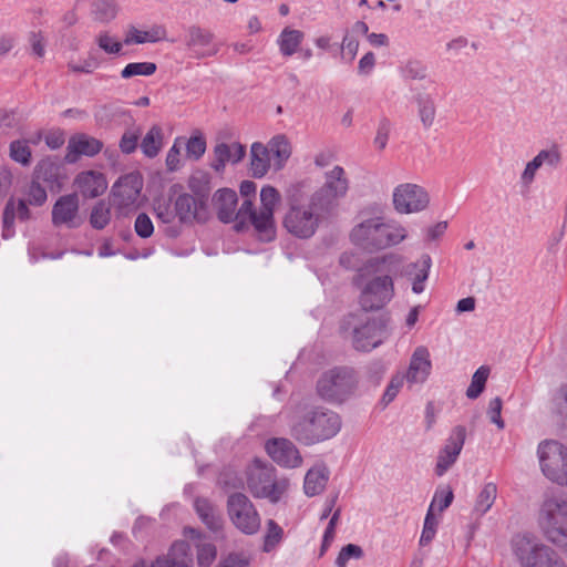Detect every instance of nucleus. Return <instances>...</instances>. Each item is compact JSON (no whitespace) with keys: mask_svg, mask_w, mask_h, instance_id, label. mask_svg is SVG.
<instances>
[{"mask_svg":"<svg viewBox=\"0 0 567 567\" xmlns=\"http://www.w3.org/2000/svg\"><path fill=\"white\" fill-rule=\"evenodd\" d=\"M309 178L291 183L285 190L288 209L284 216L285 229L299 239L311 238L330 215L310 196Z\"/></svg>","mask_w":567,"mask_h":567,"instance_id":"obj_1","label":"nucleus"},{"mask_svg":"<svg viewBox=\"0 0 567 567\" xmlns=\"http://www.w3.org/2000/svg\"><path fill=\"white\" fill-rule=\"evenodd\" d=\"M340 415L321 405L298 404L289 420L290 436L305 446L328 441L341 430Z\"/></svg>","mask_w":567,"mask_h":567,"instance_id":"obj_2","label":"nucleus"},{"mask_svg":"<svg viewBox=\"0 0 567 567\" xmlns=\"http://www.w3.org/2000/svg\"><path fill=\"white\" fill-rule=\"evenodd\" d=\"M408 236L406 229L394 220L383 221L381 217H373L357 225L350 234L354 245L369 250H381L395 246Z\"/></svg>","mask_w":567,"mask_h":567,"instance_id":"obj_3","label":"nucleus"},{"mask_svg":"<svg viewBox=\"0 0 567 567\" xmlns=\"http://www.w3.org/2000/svg\"><path fill=\"white\" fill-rule=\"evenodd\" d=\"M359 385L357 371L350 367H334L323 372L317 381V392L330 403H343Z\"/></svg>","mask_w":567,"mask_h":567,"instance_id":"obj_4","label":"nucleus"},{"mask_svg":"<svg viewBox=\"0 0 567 567\" xmlns=\"http://www.w3.org/2000/svg\"><path fill=\"white\" fill-rule=\"evenodd\" d=\"M512 549L522 567H567L554 549L529 535H515Z\"/></svg>","mask_w":567,"mask_h":567,"instance_id":"obj_5","label":"nucleus"},{"mask_svg":"<svg viewBox=\"0 0 567 567\" xmlns=\"http://www.w3.org/2000/svg\"><path fill=\"white\" fill-rule=\"evenodd\" d=\"M239 192L243 196L240 208L236 210L238 197L230 188L218 189L213 197V205L218 219L224 224L235 221L234 229L243 231L248 221V179L241 181Z\"/></svg>","mask_w":567,"mask_h":567,"instance_id":"obj_6","label":"nucleus"},{"mask_svg":"<svg viewBox=\"0 0 567 567\" xmlns=\"http://www.w3.org/2000/svg\"><path fill=\"white\" fill-rule=\"evenodd\" d=\"M539 525L546 539L558 547L567 546V499L549 497L544 501Z\"/></svg>","mask_w":567,"mask_h":567,"instance_id":"obj_7","label":"nucleus"},{"mask_svg":"<svg viewBox=\"0 0 567 567\" xmlns=\"http://www.w3.org/2000/svg\"><path fill=\"white\" fill-rule=\"evenodd\" d=\"M286 478H276V468L272 464L255 458L250 467V493L255 497L268 498L277 503L288 489Z\"/></svg>","mask_w":567,"mask_h":567,"instance_id":"obj_8","label":"nucleus"},{"mask_svg":"<svg viewBox=\"0 0 567 567\" xmlns=\"http://www.w3.org/2000/svg\"><path fill=\"white\" fill-rule=\"evenodd\" d=\"M280 199L279 192L272 186H265L260 192L262 208L256 213L250 208V226L254 227L255 236L261 243L272 241L276 237L274 210Z\"/></svg>","mask_w":567,"mask_h":567,"instance_id":"obj_9","label":"nucleus"},{"mask_svg":"<svg viewBox=\"0 0 567 567\" xmlns=\"http://www.w3.org/2000/svg\"><path fill=\"white\" fill-rule=\"evenodd\" d=\"M543 474L554 483L567 487V447L557 441H543L538 445Z\"/></svg>","mask_w":567,"mask_h":567,"instance_id":"obj_10","label":"nucleus"},{"mask_svg":"<svg viewBox=\"0 0 567 567\" xmlns=\"http://www.w3.org/2000/svg\"><path fill=\"white\" fill-rule=\"evenodd\" d=\"M349 181L344 169L337 165L326 173L323 185L313 192L310 196L316 200L320 208H323L330 216L333 214L338 200L347 195Z\"/></svg>","mask_w":567,"mask_h":567,"instance_id":"obj_11","label":"nucleus"},{"mask_svg":"<svg viewBox=\"0 0 567 567\" xmlns=\"http://www.w3.org/2000/svg\"><path fill=\"white\" fill-rule=\"evenodd\" d=\"M394 297L393 279L389 275L375 276L368 280L360 293V306L364 311H377Z\"/></svg>","mask_w":567,"mask_h":567,"instance_id":"obj_12","label":"nucleus"},{"mask_svg":"<svg viewBox=\"0 0 567 567\" xmlns=\"http://www.w3.org/2000/svg\"><path fill=\"white\" fill-rule=\"evenodd\" d=\"M389 318L380 316L368 319L353 329V347L358 351L368 352L379 347L389 336Z\"/></svg>","mask_w":567,"mask_h":567,"instance_id":"obj_13","label":"nucleus"},{"mask_svg":"<svg viewBox=\"0 0 567 567\" xmlns=\"http://www.w3.org/2000/svg\"><path fill=\"white\" fill-rule=\"evenodd\" d=\"M429 203L427 192L416 184H401L393 190V205L400 214L421 212L427 207Z\"/></svg>","mask_w":567,"mask_h":567,"instance_id":"obj_14","label":"nucleus"},{"mask_svg":"<svg viewBox=\"0 0 567 567\" xmlns=\"http://www.w3.org/2000/svg\"><path fill=\"white\" fill-rule=\"evenodd\" d=\"M214 40L215 34L210 30L193 24L186 29L184 43L194 58L204 59L218 52Z\"/></svg>","mask_w":567,"mask_h":567,"instance_id":"obj_15","label":"nucleus"},{"mask_svg":"<svg viewBox=\"0 0 567 567\" xmlns=\"http://www.w3.org/2000/svg\"><path fill=\"white\" fill-rule=\"evenodd\" d=\"M80 200L76 193L60 196L52 207V224L55 227L76 228L81 225Z\"/></svg>","mask_w":567,"mask_h":567,"instance_id":"obj_16","label":"nucleus"},{"mask_svg":"<svg viewBox=\"0 0 567 567\" xmlns=\"http://www.w3.org/2000/svg\"><path fill=\"white\" fill-rule=\"evenodd\" d=\"M265 449L268 455L280 466L296 468L302 464L299 450L289 439H270L266 442Z\"/></svg>","mask_w":567,"mask_h":567,"instance_id":"obj_17","label":"nucleus"},{"mask_svg":"<svg viewBox=\"0 0 567 567\" xmlns=\"http://www.w3.org/2000/svg\"><path fill=\"white\" fill-rule=\"evenodd\" d=\"M466 439V429L463 425L455 426L440 451L435 473L442 476L457 460Z\"/></svg>","mask_w":567,"mask_h":567,"instance_id":"obj_18","label":"nucleus"},{"mask_svg":"<svg viewBox=\"0 0 567 567\" xmlns=\"http://www.w3.org/2000/svg\"><path fill=\"white\" fill-rule=\"evenodd\" d=\"M175 215L181 224L190 225L194 221L205 223L208 217L207 205L195 196L183 193L174 202Z\"/></svg>","mask_w":567,"mask_h":567,"instance_id":"obj_19","label":"nucleus"},{"mask_svg":"<svg viewBox=\"0 0 567 567\" xmlns=\"http://www.w3.org/2000/svg\"><path fill=\"white\" fill-rule=\"evenodd\" d=\"M33 178L48 184L52 190H60L66 178L64 164L58 157H45L37 164Z\"/></svg>","mask_w":567,"mask_h":567,"instance_id":"obj_20","label":"nucleus"},{"mask_svg":"<svg viewBox=\"0 0 567 567\" xmlns=\"http://www.w3.org/2000/svg\"><path fill=\"white\" fill-rule=\"evenodd\" d=\"M194 559L190 545L185 540L172 544L168 551L158 556L151 567H193Z\"/></svg>","mask_w":567,"mask_h":567,"instance_id":"obj_21","label":"nucleus"},{"mask_svg":"<svg viewBox=\"0 0 567 567\" xmlns=\"http://www.w3.org/2000/svg\"><path fill=\"white\" fill-rule=\"evenodd\" d=\"M103 148V143L86 134H79L70 138L64 161L69 164L75 163L80 156L92 157Z\"/></svg>","mask_w":567,"mask_h":567,"instance_id":"obj_22","label":"nucleus"},{"mask_svg":"<svg viewBox=\"0 0 567 567\" xmlns=\"http://www.w3.org/2000/svg\"><path fill=\"white\" fill-rule=\"evenodd\" d=\"M28 202L25 199L10 198L3 209L2 215V236L6 239L11 238L14 235V219L18 217L21 221H25L30 219L31 213L28 207Z\"/></svg>","mask_w":567,"mask_h":567,"instance_id":"obj_23","label":"nucleus"},{"mask_svg":"<svg viewBox=\"0 0 567 567\" xmlns=\"http://www.w3.org/2000/svg\"><path fill=\"white\" fill-rule=\"evenodd\" d=\"M141 189V178L137 175L128 174L113 185L112 193L118 199L120 206H130L138 199Z\"/></svg>","mask_w":567,"mask_h":567,"instance_id":"obj_24","label":"nucleus"},{"mask_svg":"<svg viewBox=\"0 0 567 567\" xmlns=\"http://www.w3.org/2000/svg\"><path fill=\"white\" fill-rule=\"evenodd\" d=\"M74 183L85 198H95L102 195L107 187L104 175L96 171L80 173Z\"/></svg>","mask_w":567,"mask_h":567,"instance_id":"obj_25","label":"nucleus"},{"mask_svg":"<svg viewBox=\"0 0 567 567\" xmlns=\"http://www.w3.org/2000/svg\"><path fill=\"white\" fill-rule=\"evenodd\" d=\"M430 352L426 347H417L410 361L406 379L409 382H424L431 372Z\"/></svg>","mask_w":567,"mask_h":567,"instance_id":"obj_26","label":"nucleus"},{"mask_svg":"<svg viewBox=\"0 0 567 567\" xmlns=\"http://www.w3.org/2000/svg\"><path fill=\"white\" fill-rule=\"evenodd\" d=\"M246 155V146L243 144L228 145L225 143L217 144L214 148V157L210 166L217 172L221 173L225 169L227 162L236 164L240 162Z\"/></svg>","mask_w":567,"mask_h":567,"instance_id":"obj_27","label":"nucleus"},{"mask_svg":"<svg viewBox=\"0 0 567 567\" xmlns=\"http://www.w3.org/2000/svg\"><path fill=\"white\" fill-rule=\"evenodd\" d=\"M227 507L234 525L244 534H248L247 496L243 493L230 494L227 501Z\"/></svg>","mask_w":567,"mask_h":567,"instance_id":"obj_28","label":"nucleus"},{"mask_svg":"<svg viewBox=\"0 0 567 567\" xmlns=\"http://www.w3.org/2000/svg\"><path fill=\"white\" fill-rule=\"evenodd\" d=\"M432 259L430 255H422L417 262H411L405 268V275L412 277V291L421 293L424 291V282L429 278Z\"/></svg>","mask_w":567,"mask_h":567,"instance_id":"obj_29","label":"nucleus"},{"mask_svg":"<svg viewBox=\"0 0 567 567\" xmlns=\"http://www.w3.org/2000/svg\"><path fill=\"white\" fill-rule=\"evenodd\" d=\"M270 168L269 150L261 143L250 145V171L251 175L260 178L267 174Z\"/></svg>","mask_w":567,"mask_h":567,"instance_id":"obj_30","label":"nucleus"},{"mask_svg":"<svg viewBox=\"0 0 567 567\" xmlns=\"http://www.w3.org/2000/svg\"><path fill=\"white\" fill-rule=\"evenodd\" d=\"M329 480V471L326 466H316L310 468L303 482L306 495L316 496L323 492Z\"/></svg>","mask_w":567,"mask_h":567,"instance_id":"obj_31","label":"nucleus"},{"mask_svg":"<svg viewBox=\"0 0 567 567\" xmlns=\"http://www.w3.org/2000/svg\"><path fill=\"white\" fill-rule=\"evenodd\" d=\"M194 507L202 522L214 532L221 528L223 519L216 507L206 498L197 497Z\"/></svg>","mask_w":567,"mask_h":567,"instance_id":"obj_32","label":"nucleus"},{"mask_svg":"<svg viewBox=\"0 0 567 567\" xmlns=\"http://www.w3.org/2000/svg\"><path fill=\"white\" fill-rule=\"evenodd\" d=\"M269 155L274 156V168L280 171L291 155V145L285 135L272 137L268 144Z\"/></svg>","mask_w":567,"mask_h":567,"instance_id":"obj_33","label":"nucleus"},{"mask_svg":"<svg viewBox=\"0 0 567 567\" xmlns=\"http://www.w3.org/2000/svg\"><path fill=\"white\" fill-rule=\"evenodd\" d=\"M188 187L196 198L206 204L212 190V177L208 173L198 171L194 173L188 181Z\"/></svg>","mask_w":567,"mask_h":567,"instance_id":"obj_34","label":"nucleus"},{"mask_svg":"<svg viewBox=\"0 0 567 567\" xmlns=\"http://www.w3.org/2000/svg\"><path fill=\"white\" fill-rule=\"evenodd\" d=\"M305 38L303 32L296 29L285 28L279 38L278 45L284 56L295 54Z\"/></svg>","mask_w":567,"mask_h":567,"instance_id":"obj_35","label":"nucleus"},{"mask_svg":"<svg viewBox=\"0 0 567 567\" xmlns=\"http://www.w3.org/2000/svg\"><path fill=\"white\" fill-rule=\"evenodd\" d=\"M419 116L424 128H430L436 116V105L431 94L422 93L415 96Z\"/></svg>","mask_w":567,"mask_h":567,"instance_id":"obj_36","label":"nucleus"},{"mask_svg":"<svg viewBox=\"0 0 567 567\" xmlns=\"http://www.w3.org/2000/svg\"><path fill=\"white\" fill-rule=\"evenodd\" d=\"M118 7L116 0H93L91 13L95 21L107 23L117 16Z\"/></svg>","mask_w":567,"mask_h":567,"instance_id":"obj_37","label":"nucleus"},{"mask_svg":"<svg viewBox=\"0 0 567 567\" xmlns=\"http://www.w3.org/2000/svg\"><path fill=\"white\" fill-rule=\"evenodd\" d=\"M497 496V486L494 483H486L481 492L478 493L475 505L474 513L478 516L487 513L493 506Z\"/></svg>","mask_w":567,"mask_h":567,"instance_id":"obj_38","label":"nucleus"},{"mask_svg":"<svg viewBox=\"0 0 567 567\" xmlns=\"http://www.w3.org/2000/svg\"><path fill=\"white\" fill-rule=\"evenodd\" d=\"M162 128L158 125L152 126L141 142V148L144 155L150 158L155 157L162 147Z\"/></svg>","mask_w":567,"mask_h":567,"instance_id":"obj_39","label":"nucleus"},{"mask_svg":"<svg viewBox=\"0 0 567 567\" xmlns=\"http://www.w3.org/2000/svg\"><path fill=\"white\" fill-rule=\"evenodd\" d=\"M284 538V529L274 520L268 519L266 523V534L262 538V553H271L281 543Z\"/></svg>","mask_w":567,"mask_h":567,"instance_id":"obj_40","label":"nucleus"},{"mask_svg":"<svg viewBox=\"0 0 567 567\" xmlns=\"http://www.w3.org/2000/svg\"><path fill=\"white\" fill-rule=\"evenodd\" d=\"M437 498H439V495L437 494L434 495V498L427 509V513H426V516L424 519L423 530H422L421 538H420L421 546H426L427 544H430L435 536L437 520L434 517V509H435Z\"/></svg>","mask_w":567,"mask_h":567,"instance_id":"obj_41","label":"nucleus"},{"mask_svg":"<svg viewBox=\"0 0 567 567\" xmlns=\"http://www.w3.org/2000/svg\"><path fill=\"white\" fill-rule=\"evenodd\" d=\"M489 375V368L482 365L480 367L472 377L470 386L466 390V396L468 399H477L485 389L486 381Z\"/></svg>","mask_w":567,"mask_h":567,"instance_id":"obj_42","label":"nucleus"},{"mask_svg":"<svg viewBox=\"0 0 567 567\" xmlns=\"http://www.w3.org/2000/svg\"><path fill=\"white\" fill-rule=\"evenodd\" d=\"M111 219V209L110 206L103 202L100 200L96 203L91 212L90 215V224L95 229H103Z\"/></svg>","mask_w":567,"mask_h":567,"instance_id":"obj_43","label":"nucleus"},{"mask_svg":"<svg viewBox=\"0 0 567 567\" xmlns=\"http://www.w3.org/2000/svg\"><path fill=\"white\" fill-rule=\"evenodd\" d=\"M10 157L12 161L28 166L31 163V150L27 140H17L10 143Z\"/></svg>","mask_w":567,"mask_h":567,"instance_id":"obj_44","label":"nucleus"},{"mask_svg":"<svg viewBox=\"0 0 567 567\" xmlns=\"http://www.w3.org/2000/svg\"><path fill=\"white\" fill-rule=\"evenodd\" d=\"M157 70V66L153 62H132L124 66L121 71L123 79H131L136 75L150 76L153 75Z\"/></svg>","mask_w":567,"mask_h":567,"instance_id":"obj_45","label":"nucleus"},{"mask_svg":"<svg viewBox=\"0 0 567 567\" xmlns=\"http://www.w3.org/2000/svg\"><path fill=\"white\" fill-rule=\"evenodd\" d=\"M95 43L102 51L107 54H120L123 49V43L109 31H101L95 37Z\"/></svg>","mask_w":567,"mask_h":567,"instance_id":"obj_46","label":"nucleus"},{"mask_svg":"<svg viewBox=\"0 0 567 567\" xmlns=\"http://www.w3.org/2000/svg\"><path fill=\"white\" fill-rule=\"evenodd\" d=\"M185 146L187 157L198 161L206 152V140L203 134L197 133L187 140Z\"/></svg>","mask_w":567,"mask_h":567,"instance_id":"obj_47","label":"nucleus"},{"mask_svg":"<svg viewBox=\"0 0 567 567\" xmlns=\"http://www.w3.org/2000/svg\"><path fill=\"white\" fill-rule=\"evenodd\" d=\"M218 484L227 492L244 487V481L231 468H225L218 476Z\"/></svg>","mask_w":567,"mask_h":567,"instance_id":"obj_48","label":"nucleus"},{"mask_svg":"<svg viewBox=\"0 0 567 567\" xmlns=\"http://www.w3.org/2000/svg\"><path fill=\"white\" fill-rule=\"evenodd\" d=\"M48 199V194L40 182L34 179L31 182L28 190V198L25 199L30 205L42 206Z\"/></svg>","mask_w":567,"mask_h":567,"instance_id":"obj_49","label":"nucleus"},{"mask_svg":"<svg viewBox=\"0 0 567 567\" xmlns=\"http://www.w3.org/2000/svg\"><path fill=\"white\" fill-rule=\"evenodd\" d=\"M363 557V550L360 546L354 544H348L341 548L336 565L338 567H346L350 558L360 559Z\"/></svg>","mask_w":567,"mask_h":567,"instance_id":"obj_50","label":"nucleus"},{"mask_svg":"<svg viewBox=\"0 0 567 567\" xmlns=\"http://www.w3.org/2000/svg\"><path fill=\"white\" fill-rule=\"evenodd\" d=\"M134 229L141 238H148L154 233V225L145 213H140L134 223Z\"/></svg>","mask_w":567,"mask_h":567,"instance_id":"obj_51","label":"nucleus"},{"mask_svg":"<svg viewBox=\"0 0 567 567\" xmlns=\"http://www.w3.org/2000/svg\"><path fill=\"white\" fill-rule=\"evenodd\" d=\"M402 73L411 80H423L426 78V66L420 61L411 60L404 65Z\"/></svg>","mask_w":567,"mask_h":567,"instance_id":"obj_52","label":"nucleus"},{"mask_svg":"<svg viewBox=\"0 0 567 567\" xmlns=\"http://www.w3.org/2000/svg\"><path fill=\"white\" fill-rule=\"evenodd\" d=\"M99 65L100 61L92 53H90L89 56L84 59L81 64L72 61L68 63V68L71 72L85 74L92 73L95 69L99 68Z\"/></svg>","mask_w":567,"mask_h":567,"instance_id":"obj_53","label":"nucleus"},{"mask_svg":"<svg viewBox=\"0 0 567 567\" xmlns=\"http://www.w3.org/2000/svg\"><path fill=\"white\" fill-rule=\"evenodd\" d=\"M503 408V401L501 398L496 396L489 401L487 415L492 423L496 424L499 430L505 427V423L501 416Z\"/></svg>","mask_w":567,"mask_h":567,"instance_id":"obj_54","label":"nucleus"},{"mask_svg":"<svg viewBox=\"0 0 567 567\" xmlns=\"http://www.w3.org/2000/svg\"><path fill=\"white\" fill-rule=\"evenodd\" d=\"M216 547L213 544H203L197 551V561L200 567H208L216 558Z\"/></svg>","mask_w":567,"mask_h":567,"instance_id":"obj_55","label":"nucleus"},{"mask_svg":"<svg viewBox=\"0 0 567 567\" xmlns=\"http://www.w3.org/2000/svg\"><path fill=\"white\" fill-rule=\"evenodd\" d=\"M359 49V41L352 37L349 35L347 32L343 37L341 50H342V58L348 60L349 62H352L358 53Z\"/></svg>","mask_w":567,"mask_h":567,"instance_id":"obj_56","label":"nucleus"},{"mask_svg":"<svg viewBox=\"0 0 567 567\" xmlns=\"http://www.w3.org/2000/svg\"><path fill=\"white\" fill-rule=\"evenodd\" d=\"M391 131V123L388 118H382L379 123L377 135L374 137V145L379 150H384L389 140Z\"/></svg>","mask_w":567,"mask_h":567,"instance_id":"obj_57","label":"nucleus"},{"mask_svg":"<svg viewBox=\"0 0 567 567\" xmlns=\"http://www.w3.org/2000/svg\"><path fill=\"white\" fill-rule=\"evenodd\" d=\"M140 133L127 131L125 132L120 141V148L125 154L133 153L138 144Z\"/></svg>","mask_w":567,"mask_h":567,"instance_id":"obj_58","label":"nucleus"},{"mask_svg":"<svg viewBox=\"0 0 567 567\" xmlns=\"http://www.w3.org/2000/svg\"><path fill=\"white\" fill-rule=\"evenodd\" d=\"M385 371L386 368L381 361H374L367 369V378L372 385L377 386L380 384Z\"/></svg>","mask_w":567,"mask_h":567,"instance_id":"obj_59","label":"nucleus"},{"mask_svg":"<svg viewBox=\"0 0 567 567\" xmlns=\"http://www.w3.org/2000/svg\"><path fill=\"white\" fill-rule=\"evenodd\" d=\"M540 165H548L550 167H557L560 163V153L557 148L543 150L536 155Z\"/></svg>","mask_w":567,"mask_h":567,"instance_id":"obj_60","label":"nucleus"},{"mask_svg":"<svg viewBox=\"0 0 567 567\" xmlns=\"http://www.w3.org/2000/svg\"><path fill=\"white\" fill-rule=\"evenodd\" d=\"M403 384V379L401 377H394L391 379L389 385L385 389V392L382 396V402L386 405L394 400L398 395L400 388Z\"/></svg>","mask_w":567,"mask_h":567,"instance_id":"obj_61","label":"nucleus"},{"mask_svg":"<svg viewBox=\"0 0 567 567\" xmlns=\"http://www.w3.org/2000/svg\"><path fill=\"white\" fill-rule=\"evenodd\" d=\"M181 138H177L169 148L166 156V165L169 171H176L179 167Z\"/></svg>","mask_w":567,"mask_h":567,"instance_id":"obj_62","label":"nucleus"},{"mask_svg":"<svg viewBox=\"0 0 567 567\" xmlns=\"http://www.w3.org/2000/svg\"><path fill=\"white\" fill-rule=\"evenodd\" d=\"M554 400L557 412L567 420V384L560 385Z\"/></svg>","mask_w":567,"mask_h":567,"instance_id":"obj_63","label":"nucleus"},{"mask_svg":"<svg viewBox=\"0 0 567 567\" xmlns=\"http://www.w3.org/2000/svg\"><path fill=\"white\" fill-rule=\"evenodd\" d=\"M156 217L164 224H171L176 217L175 209H172L169 204H158L155 208Z\"/></svg>","mask_w":567,"mask_h":567,"instance_id":"obj_64","label":"nucleus"}]
</instances>
